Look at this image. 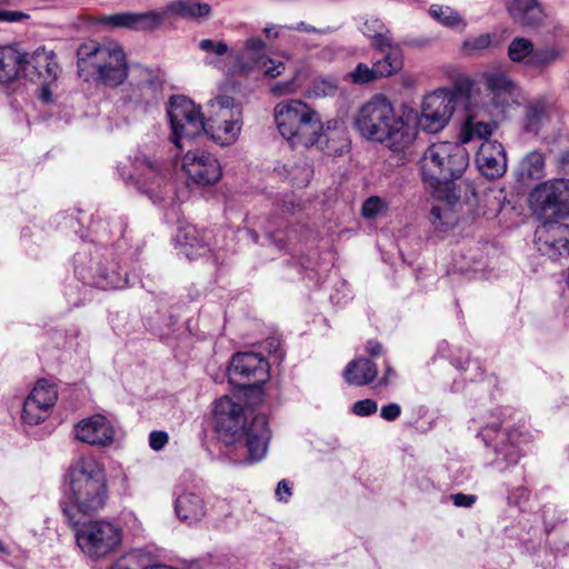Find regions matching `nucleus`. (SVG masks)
<instances>
[{
  "label": "nucleus",
  "mask_w": 569,
  "mask_h": 569,
  "mask_svg": "<svg viewBox=\"0 0 569 569\" xmlns=\"http://www.w3.org/2000/svg\"><path fill=\"white\" fill-rule=\"evenodd\" d=\"M353 124L362 138L383 143L393 152H405L418 134L410 113L397 114L392 103L382 96L367 101L355 116Z\"/></svg>",
  "instance_id": "f257e3e1"
},
{
  "label": "nucleus",
  "mask_w": 569,
  "mask_h": 569,
  "mask_svg": "<svg viewBox=\"0 0 569 569\" xmlns=\"http://www.w3.org/2000/svg\"><path fill=\"white\" fill-rule=\"evenodd\" d=\"M213 416L216 431L222 442L227 446L243 445L249 462L264 458L271 437L264 416H254L248 423L242 403L233 401L228 396L216 401Z\"/></svg>",
  "instance_id": "f03ea898"
},
{
  "label": "nucleus",
  "mask_w": 569,
  "mask_h": 569,
  "mask_svg": "<svg viewBox=\"0 0 569 569\" xmlns=\"http://www.w3.org/2000/svg\"><path fill=\"white\" fill-rule=\"evenodd\" d=\"M68 489L62 510L70 526L79 525V515L102 509L108 499L107 476L103 466L93 457L72 461L67 475Z\"/></svg>",
  "instance_id": "7ed1b4c3"
},
{
  "label": "nucleus",
  "mask_w": 569,
  "mask_h": 569,
  "mask_svg": "<svg viewBox=\"0 0 569 569\" xmlns=\"http://www.w3.org/2000/svg\"><path fill=\"white\" fill-rule=\"evenodd\" d=\"M560 112L557 98L549 93L536 100V136L542 134L540 151H536V172L552 156L559 170L569 173V136L559 131Z\"/></svg>",
  "instance_id": "20e7f679"
},
{
  "label": "nucleus",
  "mask_w": 569,
  "mask_h": 569,
  "mask_svg": "<svg viewBox=\"0 0 569 569\" xmlns=\"http://www.w3.org/2000/svg\"><path fill=\"white\" fill-rule=\"evenodd\" d=\"M77 56L79 76L86 81L94 78L106 86L116 87L128 76L126 54L118 43H83Z\"/></svg>",
  "instance_id": "39448f33"
},
{
  "label": "nucleus",
  "mask_w": 569,
  "mask_h": 569,
  "mask_svg": "<svg viewBox=\"0 0 569 569\" xmlns=\"http://www.w3.org/2000/svg\"><path fill=\"white\" fill-rule=\"evenodd\" d=\"M469 164V153L459 142L439 141L430 144L420 158L423 182L439 189L460 179Z\"/></svg>",
  "instance_id": "423d86ee"
},
{
  "label": "nucleus",
  "mask_w": 569,
  "mask_h": 569,
  "mask_svg": "<svg viewBox=\"0 0 569 569\" xmlns=\"http://www.w3.org/2000/svg\"><path fill=\"white\" fill-rule=\"evenodd\" d=\"M273 117L279 133L292 147L310 143V134L320 122L319 112L300 99L280 101L273 108Z\"/></svg>",
  "instance_id": "0eeeda50"
},
{
  "label": "nucleus",
  "mask_w": 569,
  "mask_h": 569,
  "mask_svg": "<svg viewBox=\"0 0 569 569\" xmlns=\"http://www.w3.org/2000/svg\"><path fill=\"white\" fill-rule=\"evenodd\" d=\"M76 541L89 558L100 559L119 548L122 529L111 521L91 520L77 529Z\"/></svg>",
  "instance_id": "6e6552de"
},
{
  "label": "nucleus",
  "mask_w": 569,
  "mask_h": 569,
  "mask_svg": "<svg viewBox=\"0 0 569 569\" xmlns=\"http://www.w3.org/2000/svg\"><path fill=\"white\" fill-rule=\"evenodd\" d=\"M168 117L170 121L171 142L182 149L183 140H191L206 133V120L200 108L184 96H174L169 101Z\"/></svg>",
  "instance_id": "1a4fd4ad"
},
{
  "label": "nucleus",
  "mask_w": 569,
  "mask_h": 569,
  "mask_svg": "<svg viewBox=\"0 0 569 569\" xmlns=\"http://www.w3.org/2000/svg\"><path fill=\"white\" fill-rule=\"evenodd\" d=\"M569 217V179H551L536 186V220L541 228Z\"/></svg>",
  "instance_id": "9d476101"
},
{
  "label": "nucleus",
  "mask_w": 569,
  "mask_h": 569,
  "mask_svg": "<svg viewBox=\"0 0 569 569\" xmlns=\"http://www.w3.org/2000/svg\"><path fill=\"white\" fill-rule=\"evenodd\" d=\"M455 108L456 94L449 89H438L423 98L420 116L410 117V121L425 132L437 133L448 124Z\"/></svg>",
  "instance_id": "9b49d317"
},
{
  "label": "nucleus",
  "mask_w": 569,
  "mask_h": 569,
  "mask_svg": "<svg viewBox=\"0 0 569 569\" xmlns=\"http://www.w3.org/2000/svg\"><path fill=\"white\" fill-rule=\"evenodd\" d=\"M132 166L133 173L126 176L123 171L120 172L126 183L131 182L154 201L160 199V191L170 177L169 163L138 154L132 160Z\"/></svg>",
  "instance_id": "f8f14e48"
},
{
  "label": "nucleus",
  "mask_w": 569,
  "mask_h": 569,
  "mask_svg": "<svg viewBox=\"0 0 569 569\" xmlns=\"http://www.w3.org/2000/svg\"><path fill=\"white\" fill-rule=\"evenodd\" d=\"M500 420L495 418L493 421L481 427L478 436H480L487 447L493 446V450L498 456H502L507 463H516L520 455L529 447L530 436L523 435L519 429H513L507 433L499 432Z\"/></svg>",
  "instance_id": "ddd939ff"
},
{
  "label": "nucleus",
  "mask_w": 569,
  "mask_h": 569,
  "mask_svg": "<svg viewBox=\"0 0 569 569\" xmlns=\"http://www.w3.org/2000/svg\"><path fill=\"white\" fill-rule=\"evenodd\" d=\"M229 381L240 387L263 383L268 377V362L259 353H236L228 368Z\"/></svg>",
  "instance_id": "4468645a"
},
{
  "label": "nucleus",
  "mask_w": 569,
  "mask_h": 569,
  "mask_svg": "<svg viewBox=\"0 0 569 569\" xmlns=\"http://www.w3.org/2000/svg\"><path fill=\"white\" fill-rule=\"evenodd\" d=\"M310 136L311 141L306 143L305 148L316 147L331 157L341 156L350 146L345 123L339 119H330L326 122L320 120Z\"/></svg>",
  "instance_id": "2eb2a0df"
},
{
  "label": "nucleus",
  "mask_w": 569,
  "mask_h": 569,
  "mask_svg": "<svg viewBox=\"0 0 569 569\" xmlns=\"http://www.w3.org/2000/svg\"><path fill=\"white\" fill-rule=\"evenodd\" d=\"M187 177L199 186H209L221 178V166L218 159L202 150L188 151L182 160Z\"/></svg>",
  "instance_id": "dca6fc26"
},
{
  "label": "nucleus",
  "mask_w": 569,
  "mask_h": 569,
  "mask_svg": "<svg viewBox=\"0 0 569 569\" xmlns=\"http://www.w3.org/2000/svg\"><path fill=\"white\" fill-rule=\"evenodd\" d=\"M242 71L263 69L266 76L276 78L284 70L281 61L266 59V43L259 38H250L246 41L243 51L234 57Z\"/></svg>",
  "instance_id": "f3484780"
},
{
  "label": "nucleus",
  "mask_w": 569,
  "mask_h": 569,
  "mask_svg": "<svg viewBox=\"0 0 569 569\" xmlns=\"http://www.w3.org/2000/svg\"><path fill=\"white\" fill-rule=\"evenodd\" d=\"M114 436L112 423L102 415L84 418L74 426L76 439L90 446L107 447L113 442Z\"/></svg>",
  "instance_id": "a211bd4d"
},
{
  "label": "nucleus",
  "mask_w": 569,
  "mask_h": 569,
  "mask_svg": "<svg viewBox=\"0 0 569 569\" xmlns=\"http://www.w3.org/2000/svg\"><path fill=\"white\" fill-rule=\"evenodd\" d=\"M22 57L19 63V73L23 71L26 76H37L43 82L49 83L58 78L60 68L52 50L44 47L36 49L31 56L19 52Z\"/></svg>",
  "instance_id": "6ab92c4d"
},
{
  "label": "nucleus",
  "mask_w": 569,
  "mask_h": 569,
  "mask_svg": "<svg viewBox=\"0 0 569 569\" xmlns=\"http://www.w3.org/2000/svg\"><path fill=\"white\" fill-rule=\"evenodd\" d=\"M556 29L553 19L536 1V34L546 36V43L536 48V68L548 66L562 57L563 49L556 41L549 42L548 38Z\"/></svg>",
  "instance_id": "aec40b11"
},
{
  "label": "nucleus",
  "mask_w": 569,
  "mask_h": 569,
  "mask_svg": "<svg viewBox=\"0 0 569 569\" xmlns=\"http://www.w3.org/2000/svg\"><path fill=\"white\" fill-rule=\"evenodd\" d=\"M476 164L487 179L502 177L507 171V156L503 146L496 140L483 141L477 152Z\"/></svg>",
  "instance_id": "412c9836"
},
{
  "label": "nucleus",
  "mask_w": 569,
  "mask_h": 569,
  "mask_svg": "<svg viewBox=\"0 0 569 569\" xmlns=\"http://www.w3.org/2000/svg\"><path fill=\"white\" fill-rule=\"evenodd\" d=\"M478 82L488 92L495 107L502 104L505 96L513 94L516 83L501 69L486 70L478 76Z\"/></svg>",
  "instance_id": "4be33fe9"
},
{
  "label": "nucleus",
  "mask_w": 569,
  "mask_h": 569,
  "mask_svg": "<svg viewBox=\"0 0 569 569\" xmlns=\"http://www.w3.org/2000/svg\"><path fill=\"white\" fill-rule=\"evenodd\" d=\"M174 512L180 521L187 525H196L206 517L207 507L199 495L184 491L178 495L174 500Z\"/></svg>",
  "instance_id": "5701e85b"
},
{
  "label": "nucleus",
  "mask_w": 569,
  "mask_h": 569,
  "mask_svg": "<svg viewBox=\"0 0 569 569\" xmlns=\"http://www.w3.org/2000/svg\"><path fill=\"white\" fill-rule=\"evenodd\" d=\"M206 124H217L242 119V108L230 96L221 94L209 100Z\"/></svg>",
  "instance_id": "b1692460"
},
{
  "label": "nucleus",
  "mask_w": 569,
  "mask_h": 569,
  "mask_svg": "<svg viewBox=\"0 0 569 569\" xmlns=\"http://www.w3.org/2000/svg\"><path fill=\"white\" fill-rule=\"evenodd\" d=\"M161 17L157 12L129 13L121 12L101 18V22L116 28L149 29L159 24Z\"/></svg>",
  "instance_id": "393cba45"
},
{
  "label": "nucleus",
  "mask_w": 569,
  "mask_h": 569,
  "mask_svg": "<svg viewBox=\"0 0 569 569\" xmlns=\"http://www.w3.org/2000/svg\"><path fill=\"white\" fill-rule=\"evenodd\" d=\"M452 260L453 271L471 273L472 278H487V256L485 251H458Z\"/></svg>",
  "instance_id": "a878e982"
},
{
  "label": "nucleus",
  "mask_w": 569,
  "mask_h": 569,
  "mask_svg": "<svg viewBox=\"0 0 569 569\" xmlns=\"http://www.w3.org/2000/svg\"><path fill=\"white\" fill-rule=\"evenodd\" d=\"M377 375V365L368 358H358L349 362L343 371L345 380L353 386L369 385Z\"/></svg>",
  "instance_id": "bb28decb"
},
{
  "label": "nucleus",
  "mask_w": 569,
  "mask_h": 569,
  "mask_svg": "<svg viewBox=\"0 0 569 569\" xmlns=\"http://www.w3.org/2000/svg\"><path fill=\"white\" fill-rule=\"evenodd\" d=\"M495 124L491 121L480 119L478 113H469L461 124L459 140L461 144L469 143L475 139L489 140L493 132Z\"/></svg>",
  "instance_id": "cd10ccee"
},
{
  "label": "nucleus",
  "mask_w": 569,
  "mask_h": 569,
  "mask_svg": "<svg viewBox=\"0 0 569 569\" xmlns=\"http://www.w3.org/2000/svg\"><path fill=\"white\" fill-rule=\"evenodd\" d=\"M515 188L518 193L528 196V204L533 206V158L528 153L518 164L515 171Z\"/></svg>",
  "instance_id": "c85d7f7f"
},
{
  "label": "nucleus",
  "mask_w": 569,
  "mask_h": 569,
  "mask_svg": "<svg viewBox=\"0 0 569 569\" xmlns=\"http://www.w3.org/2000/svg\"><path fill=\"white\" fill-rule=\"evenodd\" d=\"M362 33L370 40L371 47L385 52L392 46V34L380 19H368L362 27Z\"/></svg>",
  "instance_id": "c756f323"
},
{
  "label": "nucleus",
  "mask_w": 569,
  "mask_h": 569,
  "mask_svg": "<svg viewBox=\"0 0 569 569\" xmlns=\"http://www.w3.org/2000/svg\"><path fill=\"white\" fill-rule=\"evenodd\" d=\"M242 128V119L228 122L207 124L206 134L221 146L232 144L239 137Z\"/></svg>",
  "instance_id": "7c9ffc66"
},
{
  "label": "nucleus",
  "mask_w": 569,
  "mask_h": 569,
  "mask_svg": "<svg viewBox=\"0 0 569 569\" xmlns=\"http://www.w3.org/2000/svg\"><path fill=\"white\" fill-rule=\"evenodd\" d=\"M167 11L181 18L197 19L208 17L211 8L208 3L191 0H176L167 6Z\"/></svg>",
  "instance_id": "2f4dec72"
},
{
  "label": "nucleus",
  "mask_w": 569,
  "mask_h": 569,
  "mask_svg": "<svg viewBox=\"0 0 569 569\" xmlns=\"http://www.w3.org/2000/svg\"><path fill=\"white\" fill-rule=\"evenodd\" d=\"M19 51L12 48L0 49V82H9L19 74V63L21 61Z\"/></svg>",
  "instance_id": "473e14b6"
},
{
  "label": "nucleus",
  "mask_w": 569,
  "mask_h": 569,
  "mask_svg": "<svg viewBox=\"0 0 569 569\" xmlns=\"http://www.w3.org/2000/svg\"><path fill=\"white\" fill-rule=\"evenodd\" d=\"M385 57L377 61L378 73L382 77L391 76L402 68V52L399 43L392 39V46L383 52Z\"/></svg>",
  "instance_id": "72a5a7b5"
},
{
  "label": "nucleus",
  "mask_w": 569,
  "mask_h": 569,
  "mask_svg": "<svg viewBox=\"0 0 569 569\" xmlns=\"http://www.w3.org/2000/svg\"><path fill=\"white\" fill-rule=\"evenodd\" d=\"M58 398V392L56 388L50 385L47 380H39L30 395L26 398L28 400H33L36 405H40L43 408L51 410L54 406Z\"/></svg>",
  "instance_id": "f704fd0d"
},
{
  "label": "nucleus",
  "mask_w": 569,
  "mask_h": 569,
  "mask_svg": "<svg viewBox=\"0 0 569 569\" xmlns=\"http://www.w3.org/2000/svg\"><path fill=\"white\" fill-rule=\"evenodd\" d=\"M390 210V203L379 196L368 197L361 206V216L367 220L386 218Z\"/></svg>",
  "instance_id": "c9c22d12"
},
{
  "label": "nucleus",
  "mask_w": 569,
  "mask_h": 569,
  "mask_svg": "<svg viewBox=\"0 0 569 569\" xmlns=\"http://www.w3.org/2000/svg\"><path fill=\"white\" fill-rule=\"evenodd\" d=\"M508 11L513 21L522 26H531L533 22V0H512Z\"/></svg>",
  "instance_id": "e433bc0d"
},
{
  "label": "nucleus",
  "mask_w": 569,
  "mask_h": 569,
  "mask_svg": "<svg viewBox=\"0 0 569 569\" xmlns=\"http://www.w3.org/2000/svg\"><path fill=\"white\" fill-rule=\"evenodd\" d=\"M430 16L445 27L456 28L466 26L459 13L450 7L432 4L429 8Z\"/></svg>",
  "instance_id": "4c0bfd02"
},
{
  "label": "nucleus",
  "mask_w": 569,
  "mask_h": 569,
  "mask_svg": "<svg viewBox=\"0 0 569 569\" xmlns=\"http://www.w3.org/2000/svg\"><path fill=\"white\" fill-rule=\"evenodd\" d=\"M173 244L178 248H197L204 246L201 240L198 238V230L196 227L191 224L180 226L174 236H173Z\"/></svg>",
  "instance_id": "58836bf2"
},
{
  "label": "nucleus",
  "mask_w": 569,
  "mask_h": 569,
  "mask_svg": "<svg viewBox=\"0 0 569 569\" xmlns=\"http://www.w3.org/2000/svg\"><path fill=\"white\" fill-rule=\"evenodd\" d=\"M552 232V239H546L543 243L550 249H569V224L555 222L545 228Z\"/></svg>",
  "instance_id": "ea45409f"
},
{
  "label": "nucleus",
  "mask_w": 569,
  "mask_h": 569,
  "mask_svg": "<svg viewBox=\"0 0 569 569\" xmlns=\"http://www.w3.org/2000/svg\"><path fill=\"white\" fill-rule=\"evenodd\" d=\"M532 52V42L525 38H515L508 48V56L513 62H529Z\"/></svg>",
  "instance_id": "a19ab883"
},
{
  "label": "nucleus",
  "mask_w": 569,
  "mask_h": 569,
  "mask_svg": "<svg viewBox=\"0 0 569 569\" xmlns=\"http://www.w3.org/2000/svg\"><path fill=\"white\" fill-rule=\"evenodd\" d=\"M50 413V410L40 405H36L33 400H24L22 409V420L30 425L36 426L44 421Z\"/></svg>",
  "instance_id": "79ce46f5"
},
{
  "label": "nucleus",
  "mask_w": 569,
  "mask_h": 569,
  "mask_svg": "<svg viewBox=\"0 0 569 569\" xmlns=\"http://www.w3.org/2000/svg\"><path fill=\"white\" fill-rule=\"evenodd\" d=\"M349 77L353 83L365 84V83H369L382 76L380 73H378L377 62L373 64L372 68H370L366 63L360 62L357 64L355 70L349 73Z\"/></svg>",
  "instance_id": "37998d69"
},
{
  "label": "nucleus",
  "mask_w": 569,
  "mask_h": 569,
  "mask_svg": "<svg viewBox=\"0 0 569 569\" xmlns=\"http://www.w3.org/2000/svg\"><path fill=\"white\" fill-rule=\"evenodd\" d=\"M481 201L485 203V207H478L476 214L479 217L491 219L501 210V200L493 193H486Z\"/></svg>",
  "instance_id": "c03bdc74"
},
{
  "label": "nucleus",
  "mask_w": 569,
  "mask_h": 569,
  "mask_svg": "<svg viewBox=\"0 0 569 569\" xmlns=\"http://www.w3.org/2000/svg\"><path fill=\"white\" fill-rule=\"evenodd\" d=\"M491 43V38L489 34H480L477 37H470L466 39L462 43V49L468 54H477L480 51L487 49Z\"/></svg>",
  "instance_id": "a18cd8bd"
},
{
  "label": "nucleus",
  "mask_w": 569,
  "mask_h": 569,
  "mask_svg": "<svg viewBox=\"0 0 569 569\" xmlns=\"http://www.w3.org/2000/svg\"><path fill=\"white\" fill-rule=\"evenodd\" d=\"M338 89V82L330 78H320L313 82L312 92L316 97L333 96Z\"/></svg>",
  "instance_id": "49530a36"
},
{
  "label": "nucleus",
  "mask_w": 569,
  "mask_h": 569,
  "mask_svg": "<svg viewBox=\"0 0 569 569\" xmlns=\"http://www.w3.org/2000/svg\"><path fill=\"white\" fill-rule=\"evenodd\" d=\"M199 48L202 51H206L208 53H213L217 57H222L228 53L229 49L226 42L223 41H213L210 39H202L199 42Z\"/></svg>",
  "instance_id": "de8ad7c7"
},
{
  "label": "nucleus",
  "mask_w": 569,
  "mask_h": 569,
  "mask_svg": "<svg viewBox=\"0 0 569 569\" xmlns=\"http://www.w3.org/2000/svg\"><path fill=\"white\" fill-rule=\"evenodd\" d=\"M378 409L376 401L371 399L359 400L353 403L352 412L359 417H368L375 413Z\"/></svg>",
  "instance_id": "09e8293b"
},
{
  "label": "nucleus",
  "mask_w": 569,
  "mask_h": 569,
  "mask_svg": "<svg viewBox=\"0 0 569 569\" xmlns=\"http://www.w3.org/2000/svg\"><path fill=\"white\" fill-rule=\"evenodd\" d=\"M430 220L436 227L449 224V211L441 206H432L430 210Z\"/></svg>",
  "instance_id": "8fccbe9b"
},
{
  "label": "nucleus",
  "mask_w": 569,
  "mask_h": 569,
  "mask_svg": "<svg viewBox=\"0 0 569 569\" xmlns=\"http://www.w3.org/2000/svg\"><path fill=\"white\" fill-rule=\"evenodd\" d=\"M300 88V83L293 78L289 81L278 82L272 86L271 91L277 96L295 93Z\"/></svg>",
  "instance_id": "3c124183"
},
{
  "label": "nucleus",
  "mask_w": 569,
  "mask_h": 569,
  "mask_svg": "<svg viewBox=\"0 0 569 569\" xmlns=\"http://www.w3.org/2000/svg\"><path fill=\"white\" fill-rule=\"evenodd\" d=\"M101 277L103 280L98 282V284L103 289L121 288L127 282V280H122L116 272L111 274L102 273Z\"/></svg>",
  "instance_id": "603ef678"
},
{
  "label": "nucleus",
  "mask_w": 569,
  "mask_h": 569,
  "mask_svg": "<svg viewBox=\"0 0 569 569\" xmlns=\"http://www.w3.org/2000/svg\"><path fill=\"white\" fill-rule=\"evenodd\" d=\"M298 173L291 172V179L297 186H306L309 182L311 176V168L303 163L302 167L298 168Z\"/></svg>",
  "instance_id": "864d4df0"
},
{
  "label": "nucleus",
  "mask_w": 569,
  "mask_h": 569,
  "mask_svg": "<svg viewBox=\"0 0 569 569\" xmlns=\"http://www.w3.org/2000/svg\"><path fill=\"white\" fill-rule=\"evenodd\" d=\"M401 415V407L398 403H389L381 408L380 416L386 421H395Z\"/></svg>",
  "instance_id": "5fc2aeb1"
},
{
  "label": "nucleus",
  "mask_w": 569,
  "mask_h": 569,
  "mask_svg": "<svg viewBox=\"0 0 569 569\" xmlns=\"http://www.w3.org/2000/svg\"><path fill=\"white\" fill-rule=\"evenodd\" d=\"M168 442V435L164 431H152L149 435V445L153 450H161Z\"/></svg>",
  "instance_id": "6e6d98bb"
},
{
  "label": "nucleus",
  "mask_w": 569,
  "mask_h": 569,
  "mask_svg": "<svg viewBox=\"0 0 569 569\" xmlns=\"http://www.w3.org/2000/svg\"><path fill=\"white\" fill-rule=\"evenodd\" d=\"M291 487L290 483L287 480L279 481L277 489H276V497L279 501L287 502L291 497Z\"/></svg>",
  "instance_id": "4d7b16f0"
},
{
  "label": "nucleus",
  "mask_w": 569,
  "mask_h": 569,
  "mask_svg": "<svg viewBox=\"0 0 569 569\" xmlns=\"http://www.w3.org/2000/svg\"><path fill=\"white\" fill-rule=\"evenodd\" d=\"M26 18H28V16L26 13H23L22 11H16V10H1L0 11V21L17 22V21H21Z\"/></svg>",
  "instance_id": "13d9d810"
},
{
  "label": "nucleus",
  "mask_w": 569,
  "mask_h": 569,
  "mask_svg": "<svg viewBox=\"0 0 569 569\" xmlns=\"http://www.w3.org/2000/svg\"><path fill=\"white\" fill-rule=\"evenodd\" d=\"M451 499L457 507H471L476 502V497L466 493H455Z\"/></svg>",
  "instance_id": "bf43d9fd"
},
{
  "label": "nucleus",
  "mask_w": 569,
  "mask_h": 569,
  "mask_svg": "<svg viewBox=\"0 0 569 569\" xmlns=\"http://www.w3.org/2000/svg\"><path fill=\"white\" fill-rule=\"evenodd\" d=\"M290 29L306 31V32H313V33H319V34H325V33L329 32V29H317V28L309 26L305 22H300L296 27H291Z\"/></svg>",
  "instance_id": "052dcab7"
},
{
  "label": "nucleus",
  "mask_w": 569,
  "mask_h": 569,
  "mask_svg": "<svg viewBox=\"0 0 569 569\" xmlns=\"http://www.w3.org/2000/svg\"><path fill=\"white\" fill-rule=\"evenodd\" d=\"M429 39L427 38H413V39H405L402 43L405 46L411 47V48H423L429 44Z\"/></svg>",
  "instance_id": "680f3d73"
},
{
  "label": "nucleus",
  "mask_w": 569,
  "mask_h": 569,
  "mask_svg": "<svg viewBox=\"0 0 569 569\" xmlns=\"http://www.w3.org/2000/svg\"><path fill=\"white\" fill-rule=\"evenodd\" d=\"M62 219H63V226L66 228H71L74 230V232H78L77 226L80 224V220L76 216L64 214V216H62Z\"/></svg>",
  "instance_id": "e2e57ef3"
},
{
  "label": "nucleus",
  "mask_w": 569,
  "mask_h": 569,
  "mask_svg": "<svg viewBox=\"0 0 569 569\" xmlns=\"http://www.w3.org/2000/svg\"><path fill=\"white\" fill-rule=\"evenodd\" d=\"M366 350L371 356H379L382 351V346L378 341H368Z\"/></svg>",
  "instance_id": "0e129e2a"
},
{
  "label": "nucleus",
  "mask_w": 569,
  "mask_h": 569,
  "mask_svg": "<svg viewBox=\"0 0 569 569\" xmlns=\"http://www.w3.org/2000/svg\"><path fill=\"white\" fill-rule=\"evenodd\" d=\"M395 377H396L395 370L390 366H387L386 370H385V375H383V377L381 379V383L382 385H388L390 382V380L392 378H395Z\"/></svg>",
  "instance_id": "69168bd1"
},
{
  "label": "nucleus",
  "mask_w": 569,
  "mask_h": 569,
  "mask_svg": "<svg viewBox=\"0 0 569 569\" xmlns=\"http://www.w3.org/2000/svg\"><path fill=\"white\" fill-rule=\"evenodd\" d=\"M40 99L43 102H50L51 101V91H50V89H49V87L47 84H43L42 88H41Z\"/></svg>",
  "instance_id": "338daca9"
},
{
  "label": "nucleus",
  "mask_w": 569,
  "mask_h": 569,
  "mask_svg": "<svg viewBox=\"0 0 569 569\" xmlns=\"http://www.w3.org/2000/svg\"><path fill=\"white\" fill-rule=\"evenodd\" d=\"M263 33L267 38H277L279 36V32L274 30L273 27H266L263 29Z\"/></svg>",
  "instance_id": "774afa93"
}]
</instances>
